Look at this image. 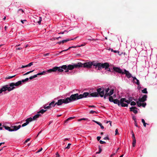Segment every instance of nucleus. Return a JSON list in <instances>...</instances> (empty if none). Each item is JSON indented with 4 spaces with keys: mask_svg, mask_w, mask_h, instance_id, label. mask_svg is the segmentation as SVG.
<instances>
[{
    "mask_svg": "<svg viewBox=\"0 0 157 157\" xmlns=\"http://www.w3.org/2000/svg\"><path fill=\"white\" fill-rule=\"evenodd\" d=\"M72 101H74L73 99L72 95H71L70 97H68L66 99H61L58 100V101L56 102V104L58 106L62 105L63 103L67 104Z\"/></svg>",
    "mask_w": 157,
    "mask_h": 157,
    "instance_id": "nucleus-1",
    "label": "nucleus"
},
{
    "mask_svg": "<svg viewBox=\"0 0 157 157\" xmlns=\"http://www.w3.org/2000/svg\"><path fill=\"white\" fill-rule=\"evenodd\" d=\"M73 101L78 100L88 96L89 97L90 94L88 92H84L82 94H78V93L72 94Z\"/></svg>",
    "mask_w": 157,
    "mask_h": 157,
    "instance_id": "nucleus-2",
    "label": "nucleus"
},
{
    "mask_svg": "<svg viewBox=\"0 0 157 157\" xmlns=\"http://www.w3.org/2000/svg\"><path fill=\"white\" fill-rule=\"evenodd\" d=\"M95 69L98 68L97 70H101L102 68H105V70H107L109 67V64L108 63H98L95 62Z\"/></svg>",
    "mask_w": 157,
    "mask_h": 157,
    "instance_id": "nucleus-3",
    "label": "nucleus"
},
{
    "mask_svg": "<svg viewBox=\"0 0 157 157\" xmlns=\"http://www.w3.org/2000/svg\"><path fill=\"white\" fill-rule=\"evenodd\" d=\"M113 69L114 71L116 72L121 74L122 75L125 74L126 75V76L128 78H129L132 77L131 74L128 71L126 70L125 69H124V72H123L122 71V70L119 67H113Z\"/></svg>",
    "mask_w": 157,
    "mask_h": 157,
    "instance_id": "nucleus-4",
    "label": "nucleus"
},
{
    "mask_svg": "<svg viewBox=\"0 0 157 157\" xmlns=\"http://www.w3.org/2000/svg\"><path fill=\"white\" fill-rule=\"evenodd\" d=\"M40 116V114H37L34 116L33 118L30 117L27 118L25 120L26 122L23 124L22 125V126L23 127L26 126L29 124L31 123L32 121L36 120Z\"/></svg>",
    "mask_w": 157,
    "mask_h": 157,
    "instance_id": "nucleus-5",
    "label": "nucleus"
},
{
    "mask_svg": "<svg viewBox=\"0 0 157 157\" xmlns=\"http://www.w3.org/2000/svg\"><path fill=\"white\" fill-rule=\"evenodd\" d=\"M95 61H93L92 62H86L82 63V67L88 69H90L92 67V66H95Z\"/></svg>",
    "mask_w": 157,
    "mask_h": 157,
    "instance_id": "nucleus-6",
    "label": "nucleus"
},
{
    "mask_svg": "<svg viewBox=\"0 0 157 157\" xmlns=\"http://www.w3.org/2000/svg\"><path fill=\"white\" fill-rule=\"evenodd\" d=\"M19 124V122L16 123L15 124V125L13 126L9 123H5L3 124V128H21V124Z\"/></svg>",
    "mask_w": 157,
    "mask_h": 157,
    "instance_id": "nucleus-7",
    "label": "nucleus"
},
{
    "mask_svg": "<svg viewBox=\"0 0 157 157\" xmlns=\"http://www.w3.org/2000/svg\"><path fill=\"white\" fill-rule=\"evenodd\" d=\"M58 71L59 72H62L63 70L61 68V67H55L52 69H51L47 70V72L51 73L52 72H55Z\"/></svg>",
    "mask_w": 157,
    "mask_h": 157,
    "instance_id": "nucleus-8",
    "label": "nucleus"
},
{
    "mask_svg": "<svg viewBox=\"0 0 157 157\" xmlns=\"http://www.w3.org/2000/svg\"><path fill=\"white\" fill-rule=\"evenodd\" d=\"M15 88V87H11L10 86H9L8 85H6L2 86L1 90L2 92H5L7 90L9 91H10L14 89Z\"/></svg>",
    "mask_w": 157,
    "mask_h": 157,
    "instance_id": "nucleus-9",
    "label": "nucleus"
},
{
    "mask_svg": "<svg viewBox=\"0 0 157 157\" xmlns=\"http://www.w3.org/2000/svg\"><path fill=\"white\" fill-rule=\"evenodd\" d=\"M105 89L104 87L99 88H98L96 90L99 95L101 97H104L105 93Z\"/></svg>",
    "mask_w": 157,
    "mask_h": 157,
    "instance_id": "nucleus-10",
    "label": "nucleus"
},
{
    "mask_svg": "<svg viewBox=\"0 0 157 157\" xmlns=\"http://www.w3.org/2000/svg\"><path fill=\"white\" fill-rule=\"evenodd\" d=\"M21 85V82L20 81H18L16 82L15 83L12 82L10 83V84L9 86H11V87H14V86H19L20 85Z\"/></svg>",
    "mask_w": 157,
    "mask_h": 157,
    "instance_id": "nucleus-11",
    "label": "nucleus"
},
{
    "mask_svg": "<svg viewBox=\"0 0 157 157\" xmlns=\"http://www.w3.org/2000/svg\"><path fill=\"white\" fill-rule=\"evenodd\" d=\"M125 98H122L120 99V105L122 107H128V105L124 102L125 101Z\"/></svg>",
    "mask_w": 157,
    "mask_h": 157,
    "instance_id": "nucleus-12",
    "label": "nucleus"
},
{
    "mask_svg": "<svg viewBox=\"0 0 157 157\" xmlns=\"http://www.w3.org/2000/svg\"><path fill=\"white\" fill-rule=\"evenodd\" d=\"M147 96L146 95H144L142 98H139L138 99L140 102H144L147 100Z\"/></svg>",
    "mask_w": 157,
    "mask_h": 157,
    "instance_id": "nucleus-13",
    "label": "nucleus"
},
{
    "mask_svg": "<svg viewBox=\"0 0 157 157\" xmlns=\"http://www.w3.org/2000/svg\"><path fill=\"white\" fill-rule=\"evenodd\" d=\"M114 92V90L111 89L110 90L108 94H105L104 96V98L106 99V97L108 96H110L112 95Z\"/></svg>",
    "mask_w": 157,
    "mask_h": 157,
    "instance_id": "nucleus-14",
    "label": "nucleus"
},
{
    "mask_svg": "<svg viewBox=\"0 0 157 157\" xmlns=\"http://www.w3.org/2000/svg\"><path fill=\"white\" fill-rule=\"evenodd\" d=\"M74 68H80L82 67V63L80 62L78 63H77L73 65Z\"/></svg>",
    "mask_w": 157,
    "mask_h": 157,
    "instance_id": "nucleus-15",
    "label": "nucleus"
},
{
    "mask_svg": "<svg viewBox=\"0 0 157 157\" xmlns=\"http://www.w3.org/2000/svg\"><path fill=\"white\" fill-rule=\"evenodd\" d=\"M98 94L97 92H95L90 94L89 97H98Z\"/></svg>",
    "mask_w": 157,
    "mask_h": 157,
    "instance_id": "nucleus-16",
    "label": "nucleus"
},
{
    "mask_svg": "<svg viewBox=\"0 0 157 157\" xmlns=\"http://www.w3.org/2000/svg\"><path fill=\"white\" fill-rule=\"evenodd\" d=\"M130 109L131 111H132L135 114H136L138 112L137 111L136 109H137L136 107H132L130 108Z\"/></svg>",
    "mask_w": 157,
    "mask_h": 157,
    "instance_id": "nucleus-17",
    "label": "nucleus"
},
{
    "mask_svg": "<svg viewBox=\"0 0 157 157\" xmlns=\"http://www.w3.org/2000/svg\"><path fill=\"white\" fill-rule=\"evenodd\" d=\"M6 129L9 131L10 132H12L16 131L20 128H5Z\"/></svg>",
    "mask_w": 157,
    "mask_h": 157,
    "instance_id": "nucleus-18",
    "label": "nucleus"
},
{
    "mask_svg": "<svg viewBox=\"0 0 157 157\" xmlns=\"http://www.w3.org/2000/svg\"><path fill=\"white\" fill-rule=\"evenodd\" d=\"M75 118V117H71L68 118L66 120H65L64 121L65 124L67 123L68 122H69L71 120Z\"/></svg>",
    "mask_w": 157,
    "mask_h": 157,
    "instance_id": "nucleus-19",
    "label": "nucleus"
},
{
    "mask_svg": "<svg viewBox=\"0 0 157 157\" xmlns=\"http://www.w3.org/2000/svg\"><path fill=\"white\" fill-rule=\"evenodd\" d=\"M113 102L114 104H117L118 106H119L120 105V101L117 99H114Z\"/></svg>",
    "mask_w": 157,
    "mask_h": 157,
    "instance_id": "nucleus-20",
    "label": "nucleus"
},
{
    "mask_svg": "<svg viewBox=\"0 0 157 157\" xmlns=\"http://www.w3.org/2000/svg\"><path fill=\"white\" fill-rule=\"evenodd\" d=\"M56 105V103H55V101H53L49 104V106H50V107L51 108L52 107H54Z\"/></svg>",
    "mask_w": 157,
    "mask_h": 157,
    "instance_id": "nucleus-21",
    "label": "nucleus"
},
{
    "mask_svg": "<svg viewBox=\"0 0 157 157\" xmlns=\"http://www.w3.org/2000/svg\"><path fill=\"white\" fill-rule=\"evenodd\" d=\"M76 38V37L74 39H68L66 40H63L62 41V43L63 44L65 42H68L70 40H74V39H75Z\"/></svg>",
    "mask_w": 157,
    "mask_h": 157,
    "instance_id": "nucleus-22",
    "label": "nucleus"
},
{
    "mask_svg": "<svg viewBox=\"0 0 157 157\" xmlns=\"http://www.w3.org/2000/svg\"><path fill=\"white\" fill-rule=\"evenodd\" d=\"M67 69L69 70H72L74 69L73 65L69 64L67 66Z\"/></svg>",
    "mask_w": 157,
    "mask_h": 157,
    "instance_id": "nucleus-23",
    "label": "nucleus"
},
{
    "mask_svg": "<svg viewBox=\"0 0 157 157\" xmlns=\"http://www.w3.org/2000/svg\"><path fill=\"white\" fill-rule=\"evenodd\" d=\"M47 71H44L42 72H40L38 73L37 74L38 75H45L46 74V72H47Z\"/></svg>",
    "mask_w": 157,
    "mask_h": 157,
    "instance_id": "nucleus-24",
    "label": "nucleus"
},
{
    "mask_svg": "<svg viewBox=\"0 0 157 157\" xmlns=\"http://www.w3.org/2000/svg\"><path fill=\"white\" fill-rule=\"evenodd\" d=\"M93 121L100 125L101 128H104L103 126L102 125V124L100 122L95 121L94 120H93Z\"/></svg>",
    "mask_w": 157,
    "mask_h": 157,
    "instance_id": "nucleus-25",
    "label": "nucleus"
},
{
    "mask_svg": "<svg viewBox=\"0 0 157 157\" xmlns=\"http://www.w3.org/2000/svg\"><path fill=\"white\" fill-rule=\"evenodd\" d=\"M76 48V46H72L71 47H69L68 49H66V50H62V51H61V52H60V53H61V52H64V51H67L68 50L70 49V48Z\"/></svg>",
    "mask_w": 157,
    "mask_h": 157,
    "instance_id": "nucleus-26",
    "label": "nucleus"
},
{
    "mask_svg": "<svg viewBox=\"0 0 157 157\" xmlns=\"http://www.w3.org/2000/svg\"><path fill=\"white\" fill-rule=\"evenodd\" d=\"M17 12L19 14H21L23 13H24V12L22 9H19L18 10Z\"/></svg>",
    "mask_w": 157,
    "mask_h": 157,
    "instance_id": "nucleus-27",
    "label": "nucleus"
},
{
    "mask_svg": "<svg viewBox=\"0 0 157 157\" xmlns=\"http://www.w3.org/2000/svg\"><path fill=\"white\" fill-rule=\"evenodd\" d=\"M46 111H47L46 110H44V109H42L40 111H39L38 112V113H41L42 114H43L44 113L46 112Z\"/></svg>",
    "mask_w": 157,
    "mask_h": 157,
    "instance_id": "nucleus-28",
    "label": "nucleus"
},
{
    "mask_svg": "<svg viewBox=\"0 0 157 157\" xmlns=\"http://www.w3.org/2000/svg\"><path fill=\"white\" fill-rule=\"evenodd\" d=\"M16 76V75H13L12 76H7V77H6L5 78V79H11L14 77H15Z\"/></svg>",
    "mask_w": 157,
    "mask_h": 157,
    "instance_id": "nucleus-29",
    "label": "nucleus"
},
{
    "mask_svg": "<svg viewBox=\"0 0 157 157\" xmlns=\"http://www.w3.org/2000/svg\"><path fill=\"white\" fill-rule=\"evenodd\" d=\"M141 121H142V122L143 123V125H144V127H146V125L147 124H147V123H146L145 122V121H144V119H142Z\"/></svg>",
    "mask_w": 157,
    "mask_h": 157,
    "instance_id": "nucleus-30",
    "label": "nucleus"
},
{
    "mask_svg": "<svg viewBox=\"0 0 157 157\" xmlns=\"http://www.w3.org/2000/svg\"><path fill=\"white\" fill-rule=\"evenodd\" d=\"M67 66L66 65H63L61 67V68L62 69H64V70H66L67 68Z\"/></svg>",
    "mask_w": 157,
    "mask_h": 157,
    "instance_id": "nucleus-31",
    "label": "nucleus"
},
{
    "mask_svg": "<svg viewBox=\"0 0 157 157\" xmlns=\"http://www.w3.org/2000/svg\"><path fill=\"white\" fill-rule=\"evenodd\" d=\"M109 100L111 102H113L114 99H113V97L112 96H109Z\"/></svg>",
    "mask_w": 157,
    "mask_h": 157,
    "instance_id": "nucleus-32",
    "label": "nucleus"
},
{
    "mask_svg": "<svg viewBox=\"0 0 157 157\" xmlns=\"http://www.w3.org/2000/svg\"><path fill=\"white\" fill-rule=\"evenodd\" d=\"M142 92L144 94H147V88H145L144 89V90H142Z\"/></svg>",
    "mask_w": 157,
    "mask_h": 157,
    "instance_id": "nucleus-33",
    "label": "nucleus"
},
{
    "mask_svg": "<svg viewBox=\"0 0 157 157\" xmlns=\"http://www.w3.org/2000/svg\"><path fill=\"white\" fill-rule=\"evenodd\" d=\"M136 140H133V142L132 143V146L133 147H134L136 145Z\"/></svg>",
    "mask_w": 157,
    "mask_h": 157,
    "instance_id": "nucleus-34",
    "label": "nucleus"
},
{
    "mask_svg": "<svg viewBox=\"0 0 157 157\" xmlns=\"http://www.w3.org/2000/svg\"><path fill=\"white\" fill-rule=\"evenodd\" d=\"M109 123V124L107 126L109 127L112 126H111L112 122L111 121H107L106 122V124H108Z\"/></svg>",
    "mask_w": 157,
    "mask_h": 157,
    "instance_id": "nucleus-35",
    "label": "nucleus"
},
{
    "mask_svg": "<svg viewBox=\"0 0 157 157\" xmlns=\"http://www.w3.org/2000/svg\"><path fill=\"white\" fill-rule=\"evenodd\" d=\"M91 37L90 36H88L87 37V39L89 40H98V39H96V40L94 39H91Z\"/></svg>",
    "mask_w": 157,
    "mask_h": 157,
    "instance_id": "nucleus-36",
    "label": "nucleus"
},
{
    "mask_svg": "<svg viewBox=\"0 0 157 157\" xmlns=\"http://www.w3.org/2000/svg\"><path fill=\"white\" fill-rule=\"evenodd\" d=\"M137 105L138 107H140L141 106L142 103H140V101H137L136 102Z\"/></svg>",
    "mask_w": 157,
    "mask_h": 157,
    "instance_id": "nucleus-37",
    "label": "nucleus"
},
{
    "mask_svg": "<svg viewBox=\"0 0 157 157\" xmlns=\"http://www.w3.org/2000/svg\"><path fill=\"white\" fill-rule=\"evenodd\" d=\"M109 90V88H108L106 89H105V94H108V92Z\"/></svg>",
    "mask_w": 157,
    "mask_h": 157,
    "instance_id": "nucleus-38",
    "label": "nucleus"
},
{
    "mask_svg": "<svg viewBox=\"0 0 157 157\" xmlns=\"http://www.w3.org/2000/svg\"><path fill=\"white\" fill-rule=\"evenodd\" d=\"M33 62H31V63H29V64H27V65H26V66H27V67H30L33 65Z\"/></svg>",
    "mask_w": 157,
    "mask_h": 157,
    "instance_id": "nucleus-39",
    "label": "nucleus"
},
{
    "mask_svg": "<svg viewBox=\"0 0 157 157\" xmlns=\"http://www.w3.org/2000/svg\"><path fill=\"white\" fill-rule=\"evenodd\" d=\"M130 104L131 105H135L136 104V103L134 101H131Z\"/></svg>",
    "mask_w": 157,
    "mask_h": 157,
    "instance_id": "nucleus-40",
    "label": "nucleus"
},
{
    "mask_svg": "<svg viewBox=\"0 0 157 157\" xmlns=\"http://www.w3.org/2000/svg\"><path fill=\"white\" fill-rule=\"evenodd\" d=\"M42 20V18L41 17H40L39 18V21H38V23L39 24H40Z\"/></svg>",
    "mask_w": 157,
    "mask_h": 157,
    "instance_id": "nucleus-41",
    "label": "nucleus"
},
{
    "mask_svg": "<svg viewBox=\"0 0 157 157\" xmlns=\"http://www.w3.org/2000/svg\"><path fill=\"white\" fill-rule=\"evenodd\" d=\"M146 105V102H144L142 103L141 106H143L144 107H145Z\"/></svg>",
    "mask_w": 157,
    "mask_h": 157,
    "instance_id": "nucleus-42",
    "label": "nucleus"
},
{
    "mask_svg": "<svg viewBox=\"0 0 157 157\" xmlns=\"http://www.w3.org/2000/svg\"><path fill=\"white\" fill-rule=\"evenodd\" d=\"M90 114H94V113H97V112L96 111H94L91 110V111H90Z\"/></svg>",
    "mask_w": 157,
    "mask_h": 157,
    "instance_id": "nucleus-43",
    "label": "nucleus"
},
{
    "mask_svg": "<svg viewBox=\"0 0 157 157\" xmlns=\"http://www.w3.org/2000/svg\"><path fill=\"white\" fill-rule=\"evenodd\" d=\"M124 101L125 102H126L128 104H129L131 102L129 100H126V98H125V100Z\"/></svg>",
    "mask_w": 157,
    "mask_h": 157,
    "instance_id": "nucleus-44",
    "label": "nucleus"
},
{
    "mask_svg": "<svg viewBox=\"0 0 157 157\" xmlns=\"http://www.w3.org/2000/svg\"><path fill=\"white\" fill-rule=\"evenodd\" d=\"M71 145V144H68L67 146L66 147V148L67 149H69L70 148V146Z\"/></svg>",
    "mask_w": 157,
    "mask_h": 157,
    "instance_id": "nucleus-45",
    "label": "nucleus"
},
{
    "mask_svg": "<svg viewBox=\"0 0 157 157\" xmlns=\"http://www.w3.org/2000/svg\"><path fill=\"white\" fill-rule=\"evenodd\" d=\"M101 151H102V150L101 149V147H99V151L98 152H97L96 153L97 154L100 153L101 152Z\"/></svg>",
    "mask_w": 157,
    "mask_h": 157,
    "instance_id": "nucleus-46",
    "label": "nucleus"
},
{
    "mask_svg": "<svg viewBox=\"0 0 157 157\" xmlns=\"http://www.w3.org/2000/svg\"><path fill=\"white\" fill-rule=\"evenodd\" d=\"M136 82H135L137 84V85H139L140 83L139 80L137 79V80H136Z\"/></svg>",
    "mask_w": 157,
    "mask_h": 157,
    "instance_id": "nucleus-47",
    "label": "nucleus"
},
{
    "mask_svg": "<svg viewBox=\"0 0 157 157\" xmlns=\"http://www.w3.org/2000/svg\"><path fill=\"white\" fill-rule=\"evenodd\" d=\"M44 108L45 109H50L51 108L50 107V106H49V105L47 106H44Z\"/></svg>",
    "mask_w": 157,
    "mask_h": 157,
    "instance_id": "nucleus-48",
    "label": "nucleus"
},
{
    "mask_svg": "<svg viewBox=\"0 0 157 157\" xmlns=\"http://www.w3.org/2000/svg\"><path fill=\"white\" fill-rule=\"evenodd\" d=\"M27 21V20H21V23L23 24H24L25 23V22H26Z\"/></svg>",
    "mask_w": 157,
    "mask_h": 157,
    "instance_id": "nucleus-49",
    "label": "nucleus"
},
{
    "mask_svg": "<svg viewBox=\"0 0 157 157\" xmlns=\"http://www.w3.org/2000/svg\"><path fill=\"white\" fill-rule=\"evenodd\" d=\"M100 143L101 144H103L105 143V141H102L101 140L100 141Z\"/></svg>",
    "mask_w": 157,
    "mask_h": 157,
    "instance_id": "nucleus-50",
    "label": "nucleus"
},
{
    "mask_svg": "<svg viewBox=\"0 0 157 157\" xmlns=\"http://www.w3.org/2000/svg\"><path fill=\"white\" fill-rule=\"evenodd\" d=\"M132 138H133V140H136L134 134H132Z\"/></svg>",
    "mask_w": 157,
    "mask_h": 157,
    "instance_id": "nucleus-51",
    "label": "nucleus"
},
{
    "mask_svg": "<svg viewBox=\"0 0 157 157\" xmlns=\"http://www.w3.org/2000/svg\"><path fill=\"white\" fill-rule=\"evenodd\" d=\"M88 107L89 108H95L96 107V106L94 105H88Z\"/></svg>",
    "mask_w": 157,
    "mask_h": 157,
    "instance_id": "nucleus-52",
    "label": "nucleus"
},
{
    "mask_svg": "<svg viewBox=\"0 0 157 157\" xmlns=\"http://www.w3.org/2000/svg\"><path fill=\"white\" fill-rule=\"evenodd\" d=\"M42 149H43L42 148V147L40 149H39L38 150V151L36 152V153H38V152H40L41 151H42Z\"/></svg>",
    "mask_w": 157,
    "mask_h": 157,
    "instance_id": "nucleus-53",
    "label": "nucleus"
},
{
    "mask_svg": "<svg viewBox=\"0 0 157 157\" xmlns=\"http://www.w3.org/2000/svg\"><path fill=\"white\" fill-rule=\"evenodd\" d=\"M56 157H59V155L58 152H57L56 154Z\"/></svg>",
    "mask_w": 157,
    "mask_h": 157,
    "instance_id": "nucleus-54",
    "label": "nucleus"
},
{
    "mask_svg": "<svg viewBox=\"0 0 157 157\" xmlns=\"http://www.w3.org/2000/svg\"><path fill=\"white\" fill-rule=\"evenodd\" d=\"M49 53H48L44 54V56H48L49 55Z\"/></svg>",
    "mask_w": 157,
    "mask_h": 157,
    "instance_id": "nucleus-55",
    "label": "nucleus"
},
{
    "mask_svg": "<svg viewBox=\"0 0 157 157\" xmlns=\"http://www.w3.org/2000/svg\"><path fill=\"white\" fill-rule=\"evenodd\" d=\"M30 140V138H28L27 140H25V143H27L28 141H29Z\"/></svg>",
    "mask_w": 157,
    "mask_h": 157,
    "instance_id": "nucleus-56",
    "label": "nucleus"
},
{
    "mask_svg": "<svg viewBox=\"0 0 157 157\" xmlns=\"http://www.w3.org/2000/svg\"><path fill=\"white\" fill-rule=\"evenodd\" d=\"M117 134H118V130L117 129H116V130H115V135H117Z\"/></svg>",
    "mask_w": 157,
    "mask_h": 157,
    "instance_id": "nucleus-57",
    "label": "nucleus"
},
{
    "mask_svg": "<svg viewBox=\"0 0 157 157\" xmlns=\"http://www.w3.org/2000/svg\"><path fill=\"white\" fill-rule=\"evenodd\" d=\"M130 102H131L132 100V97H129V100Z\"/></svg>",
    "mask_w": 157,
    "mask_h": 157,
    "instance_id": "nucleus-58",
    "label": "nucleus"
},
{
    "mask_svg": "<svg viewBox=\"0 0 157 157\" xmlns=\"http://www.w3.org/2000/svg\"><path fill=\"white\" fill-rule=\"evenodd\" d=\"M101 138V137L100 136H98L97 137V139L98 141H99L100 140Z\"/></svg>",
    "mask_w": 157,
    "mask_h": 157,
    "instance_id": "nucleus-59",
    "label": "nucleus"
},
{
    "mask_svg": "<svg viewBox=\"0 0 157 157\" xmlns=\"http://www.w3.org/2000/svg\"><path fill=\"white\" fill-rule=\"evenodd\" d=\"M33 78H34V77L33 76H30L29 78V79L30 80H32V79H33Z\"/></svg>",
    "mask_w": 157,
    "mask_h": 157,
    "instance_id": "nucleus-60",
    "label": "nucleus"
},
{
    "mask_svg": "<svg viewBox=\"0 0 157 157\" xmlns=\"http://www.w3.org/2000/svg\"><path fill=\"white\" fill-rule=\"evenodd\" d=\"M132 118L133 119V120L134 121H136V117H135L134 116H133L132 117Z\"/></svg>",
    "mask_w": 157,
    "mask_h": 157,
    "instance_id": "nucleus-61",
    "label": "nucleus"
},
{
    "mask_svg": "<svg viewBox=\"0 0 157 157\" xmlns=\"http://www.w3.org/2000/svg\"><path fill=\"white\" fill-rule=\"evenodd\" d=\"M135 126L136 127H138V125H137V123L136 122V121H135Z\"/></svg>",
    "mask_w": 157,
    "mask_h": 157,
    "instance_id": "nucleus-62",
    "label": "nucleus"
},
{
    "mask_svg": "<svg viewBox=\"0 0 157 157\" xmlns=\"http://www.w3.org/2000/svg\"><path fill=\"white\" fill-rule=\"evenodd\" d=\"M21 82V84H22V82H25V79H23L22 80V81H20Z\"/></svg>",
    "mask_w": 157,
    "mask_h": 157,
    "instance_id": "nucleus-63",
    "label": "nucleus"
},
{
    "mask_svg": "<svg viewBox=\"0 0 157 157\" xmlns=\"http://www.w3.org/2000/svg\"><path fill=\"white\" fill-rule=\"evenodd\" d=\"M104 140H109V138L108 137H105V138H104Z\"/></svg>",
    "mask_w": 157,
    "mask_h": 157,
    "instance_id": "nucleus-64",
    "label": "nucleus"
}]
</instances>
